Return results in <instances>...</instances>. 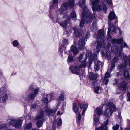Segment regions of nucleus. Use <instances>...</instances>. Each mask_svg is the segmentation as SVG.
<instances>
[{
	"label": "nucleus",
	"mask_w": 130,
	"mask_h": 130,
	"mask_svg": "<svg viewBox=\"0 0 130 130\" xmlns=\"http://www.w3.org/2000/svg\"><path fill=\"white\" fill-rule=\"evenodd\" d=\"M71 50L75 55H77L79 52L77 48L74 45H72L71 46Z\"/></svg>",
	"instance_id": "obj_25"
},
{
	"label": "nucleus",
	"mask_w": 130,
	"mask_h": 130,
	"mask_svg": "<svg viewBox=\"0 0 130 130\" xmlns=\"http://www.w3.org/2000/svg\"><path fill=\"white\" fill-rule=\"evenodd\" d=\"M95 66L94 68L95 71H98L100 68V67L101 66L102 64V63L99 61L98 60L96 59L94 61Z\"/></svg>",
	"instance_id": "obj_21"
},
{
	"label": "nucleus",
	"mask_w": 130,
	"mask_h": 130,
	"mask_svg": "<svg viewBox=\"0 0 130 130\" xmlns=\"http://www.w3.org/2000/svg\"><path fill=\"white\" fill-rule=\"evenodd\" d=\"M127 84L125 81L119 84L118 85V88L120 90H123L124 91H125L127 87Z\"/></svg>",
	"instance_id": "obj_19"
},
{
	"label": "nucleus",
	"mask_w": 130,
	"mask_h": 130,
	"mask_svg": "<svg viewBox=\"0 0 130 130\" xmlns=\"http://www.w3.org/2000/svg\"><path fill=\"white\" fill-rule=\"evenodd\" d=\"M73 57L70 55L68 57V59L67 60V61L68 63H69L71 62L73 60Z\"/></svg>",
	"instance_id": "obj_38"
},
{
	"label": "nucleus",
	"mask_w": 130,
	"mask_h": 130,
	"mask_svg": "<svg viewBox=\"0 0 130 130\" xmlns=\"http://www.w3.org/2000/svg\"><path fill=\"white\" fill-rule=\"evenodd\" d=\"M62 41L63 44L64 45H67L68 44V40L67 39H64Z\"/></svg>",
	"instance_id": "obj_44"
},
{
	"label": "nucleus",
	"mask_w": 130,
	"mask_h": 130,
	"mask_svg": "<svg viewBox=\"0 0 130 130\" xmlns=\"http://www.w3.org/2000/svg\"><path fill=\"white\" fill-rule=\"evenodd\" d=\"M107 47L109 48L110 47V46L111 45V44L110 43H108L107 44Z\"/></svg>",
	"instance_id": "obj_59"
},
{
	"label": "nucleus",
	"mask_w": 130,
	"mask_h": 130,
	"mask_svg": "<svg viewBox=\"0 0 130 130\" xmlns=\"http://www.w3.org/2000/svg\"><path fill=\"white\" fill-rule=\"evenodd\" d=\"M52 130H55V124H53L52 126Z\"/></svg>",
	"instance_id": "obj_52"
},
{
	"label": "nucleus",
	"mask_w": 130,
	"mask_h": 130,
	"mask_svg": "<svg viewBox=\"0 0 130 130\" xmlns=\"http://www.w3.org/2000/svg\"><path fill=\"white\" fill-rule=\"evenodd\" d=\"M97 21L96 20H94L92 24L91 29L92 30V31L94 32L97 30Z\"/></svg>",
	"instance_id": "obj_27"
},
{
	"label": "nucleus",
	"mask_w": 130,
	"mask_h": 130,
	"mask_svg": "<svg viewBox=\"0 0 130 130\" xmlns=\"http://www.w3.org/2000/svg\"><path fill=\"white\" fill-rule=\"evenodd\" d=\"M70 17H68L67 20L61 23L60 22V20L59 18L57 19L56 22L57 23H59L60 25L63 28H65L67 25L68 23V21H69L70 20Z\"/></svg>",
	"instance_id": "obj_18"
},
{
	"label": "nucleus",
	"mask_w": 130,
	"mask_h": 130,
	"mask_svg": "<svg viewBox=\"0 0 130 130\" xmlns=\"http://www.w3.org/2000/svg\"><path fill=\"white\" fill-rule=\"evenodd\" d=\"M57 123L58 126H61L62 124L61 120L60 118L58 119L57 120Z\"/></svg>",
	"instance_id": "obj_40"
},
{
	"label": "nucleus",
	"mask_w": 130,
	"mask_h": 130,
	"mask_svg": "<svg viewBox=\"0 0 130 130\" xmlns=\"http://www.w3.org/2000/svg\"><path fill=\"white\" fill-rule=\"evenodd\" d=\"M96 42H94L93 43V45H95V44H96Z\"/></svg>",
	"instance_id": "obj_64"
},
{
	"label": "nucleus",
	"mask_w": 130,
	"mask_h": 130,
	"mask_svg": "<svg viewBox=\"0 0 130 130\" xmlns=\"http://www.w3.org/2000/svg\"><path fill=\"white\" fill-rule=\"evenodd\" d=\"M42 101L43 103L47 104L48 103V98H47L43 97L42 98Z\"/></svg>",
	"instance_id": "obj_41"
},
{
	"label": "nucleus",
	"mask_w": 130,
	"mask_h": 130,
	"mask_svg": "<svg viewBox=\"0 0 130 130\" xmlns=\"http://www.w3.org/2000/svg\"><path fill=\"white\" fill-rule=\"evenodd\" d=\"M94 57L91 56L90 57V61L89 63H87L82 64L81 65H77L76 66H72L70 68V69L72 73L73 74L78 75L80 74V70L81 68H85L86 66L88 68L92 64V62L94 58H96V55L95 54Z\"/></svg>",
	"instance_id": "obj_2"
},
{
	"label": "nucleus",
	"mask_w": 130,
	"mask_h": 130,
	"mask_svg": "<svg viewBox=\"0 0 130 130\" xmlns=\"http://www.w3.org/2000/svg\"><path fill=\"white\" fill-rule=\"evenodd\" d=\"M124 75L126 78L128 79L129 78V75L128 71L126 70L124 72Z\"/></svg>",
	"instance_id": "obj_34"
},
{
	"label": "nucleus",
	"mask_w": 130,
	"mask_h": 130,
	"mask_svg": "<svg viewBox=\"0 0 130 130\" xmlns=\"http://www.w3.org/2000/svg\"><path fill=\"white\" fill-rule=\"evenodd\" d=\"M44 111L41 110L39 115L36 117V125L38 128L42 126L43 121L44 120Z\"/></svg>",
	"instance_id": "obj_13"
},
{
	"label": "nucleus",
	"mask_w": 130,
	"mask_h": 130,
	"mask_svg": "<svg viewBox=\"0 0 130 130\" xmlns=\"http://www.w3.org/2000/svg\"><path fill=\"white\" fill-rule=\"evenodd\" d=\"M85 23V18H82L81 19V21L80 23V27H83Z\"/></svg>",
	"instance_id": "obj_35"
},
{
	"label": "nucleus",
	"mask_w": 130,
	"mask_h": 130,
	"mask_svg": "<svg viewBox=\"0 0 130 130\" xmlns=\"http://www.w3.org/2000/svg\"><path fill=\"white\" fill-rule=\"evenodd\" d=\"M89 36L88 34L86 33L84 34L82 38H80L79 40L78 44V49L80 50L83 49L85 46V42L86 41V39Z\"/></svg>",
	"instance_id": "obj_14"
},
{
	"label": "nucleus",
	"mask_w": 130,
	"mask_h": 130,
	"mask_svg": "<svg viewBox=\"0 0 130 130\" xmlns=\"http://www.w3.org/2000/svg\"><path fill=\"white\" fill-rule=\"evenodd\" d=\"M107 108L105 110L104 115L107 117H110L112 113L116 110L115 105L112 103L109 102L107 105Z\"/></svg>",
	"instance_id": "obj_5"
},
{
	"label": "nucleus",
	"mask_w": 130,
	"mask_h": 130,
	"mask_svg": "<svg viewBox=\"0 0 130 130\" xmlns=\"http://www.w3.org/2000/svg\"><path fill=\"white\" fill-rule=\"evenodd\" d=\"M38 108V106L36 104H34L31 105V109H36Z\"/></svg>",
	"instance_id": "obj_45"
},
{
	"label": "nucleus",
	"mask_w": 130,
	"mask_h": 130,
	"mask_svg": "<svg viewBox=\"0 0 130 130\" xmlns=\"http://www.w3.org/2000/svg\"><path fill=\"white\" fill-rule=\"evenodd\" d=\"M118 60V59L117 57H115L113 59V62L114 63H116L117 62Z\"/></svg>",
	"instance_id": "obj_49"
},
{
	"label": "nucleus",
	"mask_w": 130,
	"mask_h": 130,
	"mask_svg": "<svg viewBox=\"0 0 130 130\" xmlns=\"http://www.w3.org/2000/svg\"><path fill=\"white\" fill-rule=\"evenodd\" d=\"M32 124L31 123H30L28 124H27L24 128L25 129H29L31 128L32 127Z\"/></svg>",
	"instance_id": "obj_37"
},
{
	"label": "nucleus",
	"mask_w": 130,
	"mask_h": 130,
	"mask_svg": "<svg viewBox=\"0 0 130 130\" xmlns=\"http://www.w3.org/2000/svg\"><path fill=\"white\" fill-rule=\"evenodd\" d=\"M88 104L85 103L83 105H78V109L77 108L76 103H74L73 105V110L75 113H76L78 111H80L83 108L82 115H84L85 111L87 109Z\"/></svg>",
	"instance_id": "obj_9"
},
{
	"label": "nucleus",
	"mask_w": 130,
	"mask_h": 130,
	"mask_svg": "<svg viewBox=\"0 0 130 130\" xmlns=\"http://www.w3.org/2000/svg\"><path fill=\"white\" fill-rule=\"evenodd\" d=\"M47 96H48L49 97H50L51 100H52L53 99H52V96L51 94H48L47 95Z\"/></svg>",
	"instance_id": "obj_54"
},
{
	"label": "nucleus",
	"mask_w": 130,
	"mask_h": 130,
	"mask_svg": "<svg viewBox=\"0 0 130 130\" xmlns=\"http://www.w3.org/2000/svg\"><path fill=\"white\" fill-rule=\"evenodd\" d=\"M92 5V8L93 11H102L106 13L107 8L105 4V0H90Z\"/></svg>",
	"instance_id": "obj_1"
},
{
	"label": "nucleus",
	"mask_w": 130,
	"mask_h": 130,
	"mask_svg": "<svg viewBox=\"0 0 130 130\" xmlns=\"http://www.w3.org/2000/svg\"><path fill=\"white\" fill-rule=\"evenodd\" d=\"M123 38H121L118 39H113L111 40V42L113 44H120L123 41Z\"/></svg>",
	"instance_id": "obj_24"
},
{
	"label": "nucleus",
	"mask_w": 130,
	"mask_h": 130,
	"mask_svg": "<svg viewBox=\"0 0 130 130\" xmlns=\"http://www.w3.org/2000/svg\"><path fill=\"white\" fill-rule=\"evenodd\" d=\"M88 74L90 79L92 80H95L98 77L97 74H95L92 72H89Z\"/></svg>",
	"instance_id": "obj_22"
},
{
	"label": "nucleus",
	"mask_w": 130,
	"mask_h": 130,
	"mask_svg": "<svg viewBox=\"0 0 130 130\" xmlns=\"http://www.w3.org/2000/svg\"><path fill=\"white\" fill-rule=\"evenodd\" d=\"M118 30L119 31V33L121 34L122 33V32L121 31V29L120 28H118Z\"/></svg>",
	"instance_id": "obj_58"
},
{
	"label": "nucleus",
	"mask_w": 130,
	"mask_h": 130,
	"mask_svg": "<svg viewBox=\"0 0 130 130\" xmlns=\"http://www.w3.org/2000/svg\"><path fill=\"white\" fill-rule=\"evenodd\" d=\"M61 102L59 101L58 102V104L54 109L52 110L50 108H49L47 106H46L45 107V110L46 113L48 115H51L54 114L56 111L57 110L59 107L60 105Z\"/></svg>",
	"instance_id": "obj_16"
},
{
	"label": "nucleus",
	"mask_w": 130,
	"mask_h": 130,
	"mask_svg": "<svg viewBox=\"0 0 130 130\" xmlns=\"http://www.w3.org/2000/svg\"><path fill=\"white\" fill-rule=\"evenodd\" d=\"M76 12L74 11H72L71 13L70 16H76Z\"/></svg>",
	"instance_id": "obj_47"
},
{
	"label": "nucleus",
	"mask_w": 130,
	"mask_h": 130,
	"mask_svg": "<svg viewBox=\"0 0 130 130\" xmlns=\"http://www.w3.org/2000/svg\"><path fill=\"white\" fill-rule=\"evenodd\" d=\"M71 18V19L73 20H76L77 18H76V17H70ZM75 21V20H74V21Z\"/></svg>",
	"instance_id": "obj_56"
},
{
	"label": "nucleus",
	"mask_w": 130,
	"mask_h": 130,
	"mask_svg": "<svg viewBox=\"0 0 130 130\" xmlns=\"http://www.w3.org/2000/svg\"><path fill=\"white\" fill-rule=\"evenodd\" d=\"M101 87L99 86H96L94 88V92L96 93H100L101 92Z\"/></svg>",
	"instance_id": "obj_31"
},
{
	"label": "nucleus",
	"mask_w": 130,
	"mask_h": 130,
	"mask_svg": "<svg viewBox=\"0 0 130 130\" xmlns=\"http://www.w3.org/2000/svg\"><path fill=\"white\" fill-rule=\"evenodd\" d=\"M60 114V112L59 111H58L57 113V115H59Z\"/></svg>",
	"instance_id": "obj_61"
},
{
	"label": "nucleus",
	"mask_w": 130,
	"mask_h": 130,
	"mask_svg": "<svg viewBox=\"0 0 130 130\" xmlns=\"http://www.w3.org/2000/svg\"><path fill=\"white\" fill-rule=\"evenodd\" d=\"M97 37L98 40L100 39V41L98 40L97 41L96 48L99 49L100 48L105 47V44L104 42V32L102 30H100L98 31Z\"/></svg>",
	"instance_id": "obj_4"
},
{
	"label": "nucleus",
	"mask_w": 130,
	"mask_h": 130,
	"mask_svg": "<svg viewBox=\"0 0 130 130\" xmlns=\"http://www.w3.org/2000/svg\"><path fill=\"white\" fill-rule=\"evenodd\" d=\"M114 82L113 83V85H115L118 82L117 81L116 79H115L114 80Z\"/></svg>",
	"instance_id": "obj_55"
},
{
	"label": "nucleus",
	"mask_w": 130,
	"mask_h": 130,
	"mask_svg": "<svg viewBox=\"0 0 130 130\" xmlns=\"http://www.w3.org/2000/svg\"><path fill=\"white\" fill-rule=\"evenodd\" d=\"M103 113V111L100 108H98L95 110L94 115V125L95 127L99 124V118Z\"/></svg>",
	"instance_id": "obj_8"
},
{
	"label": "nucleus",
	"mask_w": 130,
	"mask_h": 130,
	"mask_svg": "<svg viewBox=\"0 0 130 130\" xmlns=\"http://www.w3.org/2000/svg\"><path fill=\"white\" fill-rule=\"evenodd\" d=\"M117 22H118V19H117V18H116L115 19V23H117Z\"/></svg>",
	"instance_id": "obj_60"
},
{
	"label": "nucleus",
	"mask_w": 130,
	"mask_h": 130,
	"mask_svg": "<svg viewBox=\"0 0 130 130\" xmlns=\"http://www.w3.org/2000/svg\"><path fill=\"white\" fill-rule=\"evenodd\" d=\"M85 3L84 0H81L77 4L80 7L83 8L81 16H91V12L85 6Z\"/></svg>",
	"instance_id": "obj_6"
},
{
	"label": "nucleus",
	"mask_w": 130,
	"mask_h": 130,
	"mask_svg": "<svg viewBox=\"0 0 130 130\" xmlns=\"http://www.w3.org/2000/svg\"><path fill=\"white\" fill-rule=\"evenodd\" d=\"M23 120L22 118H20L18 119H13L10 120L9 124L15 128H20Z\"/></svg>",
	"instance_id": "obj_12"
},
{
	"label": "nucleus",
	"mask_w": 130,
	"mask_h": 130,
	"mask_svg": "<svg viewBox=\"0 0 130 130\" xmlns=\"http://www.w3.org/2000/svg\"><path fill=\"white\" fill-rule=\"evenodd\" d=\"M109 122V121L108 120H107L106 121L104 122V123L102 125V126L100 127L96 128L95 130H103L104 127H105L104 130H108L107 128L106 127Z\"/></svg>",
	"instance_id": "obj_20"
},
{
	"label": "nucleus",
	"mask_w": 130,
	"mask_h": 130,
	"mask_svg": "<svg viewBox=\"0 0 130 130\" xmlns=\"http://www.w3.org/2000/svg\"><path fill=\"white\" fill-rule=\"evenodd\" d=\"M93 84L95 86V85H97V84H96V82H94L93 83Z\"/></svg>",
	"instance_id": "obj_62"
},
{
	"label": "nucleus",
	"mask_w": 130,
	"mask_h": 130,
	"mask_svg": "<svg viewBox=\"0 0 130 130\" xmlns=\"http://www.w3.org/2000/svg\"><path fill=\"white\" fill-rule=\"evenodd\" d=\"M81 118V115L80 114V113L79 112V113L78 118H77V121L78 122L77 123L78 124H80V120Z\"/></svg>",
	"instance_id": "obj_43"
},
{
	"label": "nucleus",
	"mask_w": 130,
	"mask_h": 130,
	"mask_svg": "<svg viewBox=\"0 0 130 130\" xmlns=\"http://www.w3.org/2000/svg\"><path fill=\"white\" fill-rule=\"evenodd\" d=\"M121 130H122V129ZM124 130H130V128H125Z\"/></svg>",
	"instance_id": "obj_63"
},
{
	"label": "nucleus",
	"mask_w": 130,
	"mask_h": 130,
	"mask_svg": "<svg viewBox=\"0 0 130 130\" xmlns=\"http://www.w3.org/2000/svg\"><path fill=\"white\" fill-rule=\"evenodd\" d=\"M121 50H119V56L121 59H123L125 64L124 63L120 65L119 66L118 68L121 72V73H122V71L125 69L126 67L128 65H130V55L127 56H124L123 53L122 52Z\"/></svg>",
	"instance_id": "obj_3"
},
{
	"label": "nucleus",
	"mask_w": 130,
	"mask_h": 130,
	"mask_svg": "<svg viewBox=\"0 0 130 130\" xmlns=\"http://www.w3.org/2000/svg\"><path fill=\"white\" fill-rule=\"evenodd\" d=\"M93 17H82L85 18V20L87 23H88L91 22L92 20Z\"/></svg>",
	"instance_id": "obj_32"
},
{
	"label": "nucleus",
	"mask_w": 130,
	"mask_h": 130,
	"mask_svg": "<svg viewBox=\"0 0 130 130\" xmlns=\"http://www.w3.org/2000/svg\"><path fill=\"white\" fill-rule=\"evenodd\" d=\"M12 41V43L13 46L17 47L19 45L18 41L17 40H15Z\"/></svg>",
	"instance_id": "obj_33"
},
{
	"label": "nucleus",
	"mask_w": 130,
	"mask_h": 130,
	"mask_svg": "<svg viewBox=\"0 0 130 130\" xmlns=\"http://www.w3.org/2000/svg\"><path fill=\"white\" fill-rule=\"evenodd\" d=\"M106 1L109 5H112V0H106Z\"/></svg>",
	"instance_id": "obj_50"
},
{
	"label": "nucleus",
	"mask_w": 130,
	"mask_h": 130,
	"mask_svg": "<svg viewBox=\"0 0 130 130\" xmlns=\"http://www.w3.org/2000/svg\"><path fill=\"white\" fill-rule=\"evenodd\" d=\"M8 124L3 123L0 124V130H7L8 128Z\"/></svg>",
	"instance_id": "obj_28"
},
{
	"label": "nucleus",
	"mask_w": 130,
	"mask_h": 130,
	"mask_svg": "<svg viewBox=\"0 0 130 130\" xmlns=\"http://www.w3.org/2000/svg\"><path fill=\"white\" fill-rule=\"evenodd\" d=\"M127 96L128 97V99L127 100L128 101H130V92H128L127 93Z\"/></svg>",
	"instance_id": "obj_51"
},
{
	"label": "nucleus",
	"mask_w": 130,
	"mask_h": 130,
	"mask_svg": "<svg viewBox=\"0 0 130 130\" xmlns=\"http://www.w3.org/2000/svg\"><path fill=\"white\" fill-rule=\"evenodd\" d=\"M74 33L73 35L74 36L77 37H79L82 34L81 31L79 30L77 28H75L74 29Z\"/></svg>",
	"instance_id": "obj_23"
},
{
	"label": "nucleus",
	"mask_w": 130,
	"mask_h": 130,
	"mask_svg": "<svg viewBox=\"0 0 130 130\" xmlns=\"http://www.w3.org/2000/svg\"><path fill=\"white\" fill-rule=\"evenodd\" d=\"M68 7L69 8H72L74 5L75 1L74 0H68Z\"/></svg>",
	"instance_id": "obj_30"
},
{
	"label": "nucleus",
	"mask_w": 130,
	"mask_h": 130,
	"mask_svg": "<svg viewBox=\"0 0 130 130\" xmlns=\"http://www.w3.org/2000/svg\"><path fill=\"white\" fill-rule=\"evenodd\" d=\"M8 96L7 94H6L2 97V101L4 102L8 99Z\"/></svg>",
	"instance_id": "obj_39"
},
{
	"label": "nucleus",
	"mask_w": 130,
	"mask_h": 130,
	"mask_svg": "<svg viewBox=\"0 0 130 130\" xmlns=\"http://www.w3.org/2000/svg\"><path fill=\"white\" fill-rule=\"evenodd\" d=\"M115 17H108V19L109 21L108 22L109 25V27L108 28V30L107 32V38L108 40H110L111 38V37L110 35V32L111 29L113 28V30L112 31L113 33H115L116 31L115 29L114 28V26L113 24H111L110 21H111L115 19Z\"/></svg>",
	"instance_id": "obj_15"
},
{
	"label": "nucleus",
	"mask_w": 130,
	"mask_h": 130,
	"mask_svg": "<svg viewBox=\"0 0 130 130\" xmlns=\"http://www.w3.org/2000/svg\"><path fill=\"white\" fill-rule=\"evenodd\" d=\"M64 93H62L59 96L58 100L59 101H63L64 100Z\"/></svg>",
	"instance_id": "obj_42"
},
{
	"label": "nucleus",
	"mask_w": 130,
	"mask_h": 130,
	"mask_svg": "<svg viewBox=\"0 0 130 130\" xmlns=\"http://www.w3.org/2000/svg\"><path fill=\"white\" fill-rule=\"evenodd\" d=\"M115 66V64L114 62H112L111 68L110 70H108L106 72L105 76L103 78L102 81L101 83V85L103 84H107L109 81L108 78L110 77V73L111 71L113 69Z\"/></svg>",
	"instance_id": "obj_10"
},
{
	"label": "nucleus",
	"mask_w": 130,
	"mask_h": 130,
	"mask_svg": "<svg viewBox=\"0 0 130 130\" xmlns=\"http://www.w3.org/2000/svg\"><path fill=\"white\" fill-rule=\"evenodd\" d=\"M39 90V88H36L34 90L33 92L29 95L27 94H24L23 96V99L26 102L29 101V98L31 100H32L36 97Z\"/></svg>",
	"instance_id": "obj_11"
},
{
	"label": "nucleus",
	"mask_w": 130,
	"mask_h": 130,
	"mask_svg": "<svg viewBox=\"0 0 130 130\" xmlns=\"http://www.w3.org/2000/svg\"><path fill=\"white\" fill-rule=\"evenodd\" d=\"M126 47L127 48H128V46H127V44L125 43V42L123 43L121 45V47L120 49L121 51H122L123 50V48L124 47Z\"/></svg>",
	"instance_id": "obj_36"
},
{
	"label": "nucleus",
	"mask_w": 130,
	"mask_h": 130,
	"mask_svg": "<svg viewBox=\"0 0 130 130\" xmlns=\"http://www.w3.org/2000/svg\"><path fill=\"white\" fill-rule=\"evenodd\" d=\"M115 48L116 50V51H117V53H118V51H119V46H116Z\"/></svg>",
	"instance_id": "obj_53"
},
{
	"label": "nucleus",
	"mask_w": 130,
	"mask_h": 130,
	"mask_svg": "<svg viewBox=\"0 0 130 130\" xmlns=\"http://www.w3.org/2000/svg\"><path fill=\"white\" fill-rule=\"evenodd\" d=\"M98 53V52H97V53H93L92 55L91 52V51H89L88 52V53L86 54H84L80 55L78 57V59L80 62L82 63L86 61V60L87 59L88 57L87 55H88V56H89L90 60L88 62H87V63H89V61H90V57L91 56L93 57V58L94 56V54H95L96 55V58H94L92 62L94 59L97 58V55L96 53ZM87 63V62L86 63Z\"/></svg>",
	"instance_id": "obj_7"
},
{
	"label": "nucleus",
	"mask_w": 130,
	"mask_h": 130,
	"mask_svg": "<svg viewBox=\"0 0 130 130\" xmlns=\"http://www.w3.org/2000/svg\"><path fill=\"white\" fill-rule=\"evenodd\" d=\"M108 16H116V15L114 12L112 11L109 13Z\"/></svg>",
	"instance_id": "obj_48"
},
{
	"label": "nucleus",
	"mask_w": 130,
	"mask_h": 130,
	"mask_svg": "<svg viewBox=\"0 0 130 130\" xmlns=\"http://www.w3.org/2000/svg\"><path fill=\"white\" fill-rule=\"evenodd\" d=\"M102 55L103 56L105 57V58H107L108 60L110 59L111 56L110 53L108 51H105V52H102Z\"/></svg>",
	"instance_id": "obj_26"
},
{
	"label": "nucleus",
	"mask_w": 130,
	"mask_h": 130,
	"mask_svg": "<svg viewBox=\"0 0 130 130\" xmlns=\"http://www.w3.org/2000/svg\"><path fill=\"white\" fill-rule=\"evenodd\" d=\"M119 127V125L116 124V125L113 126V130H118Z\"/></svg>",
	"instance_id": "obj_46"
},
{
	"label": "nucleus",
	"mask_w": 130,
	"mask_h": 130,
	"mask_svg": "<svg viewBox=\"0 0 130 130\" xmlns=\"http://www.w3.org/2000/svg\"><path fill=\"white\" fill-rule=\"evenodd\" d=\"M68 5L67 2L63 4L61 6V8L59 10L58 12L60 13V15L66 14L67 12V10L68 8Z\"/></svg>",
	"instance_id": "obj_17"
},
{
	"label": "nucleus",
	"mask_w": 130,
	"mask_h": 130,
	"mask_svg": "<svg viewBox=\"0 0 130 130\" xmlns=\"http://www.w3.org/2000/svg\"><path fill=\"white\" fill-rule=\"evenodd\" d=\"M121 74H120V73L119 72H117V74L116 75V76L118 77L119 75Z\"/></svg>",
	"instance_id": "obj_57"
},
{
	"label": "nucleus",
	"mask_w": 130,
	"mask_h": 130,
	"mask_svg": "<svg viewBox=\"0 0 130 130\" xmlns=\"http://www.w3.org/2000/svg\"><path fill=\"white\" fill-rule=\"evenodd\" d=\"M58 0H53V3H51L50 4V14H51V9H52L53 7H54L55 5L57 4L58 3Z\"/></svg>",
	"instance_id": "obj_29"
}]
</instances>
